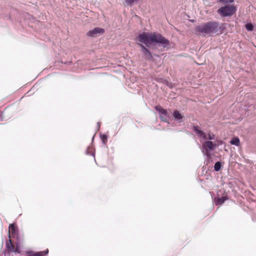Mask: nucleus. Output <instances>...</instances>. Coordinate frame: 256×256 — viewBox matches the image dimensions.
Here are the masks:
<instances>
[{"label": "nucleus", "instance_id": "0eeeda50", "mask_svg": "<svg viewBox=\"0 0 256 256\" xmlns=\"http://www.w3.org/2000/svg\"><path fill=\"white\" fill-rule=\"evenodd\" d=\"M140 46V51L144 54L146 59L150 60L152 58V56L150 51L142 44L138 43Z\"/></svg>", "mask_w": 256, "mask_h": 256}, {"label": "nucleus", "instance_id": "1a4fd4ad", "mask_svg": "<svg viewBox=\"0 0 256 256\" xmlns=\"http://www.w3.org/2000/svg\"><path fill=\"white\" fill-rule=\"evenodd\" d=\"M226 200H227L226 196H222L221 198L218 197L214 198V202L215 204L218 206L224 203Z\"/></svg>", "mask_w": 256, "mask_h": 256}, {"label": "nucleus", "instance_id": "39448f33", "mask_svg": "<svg viewBox=\"0 0 256 256\" xmlns=\"http://www.w3.org/2000/svg\"><path fill=\"white\" fill-rule=\"evenodd\" d=\"M216 147V144L212 141H206L202 145V152L208 157L210 156V150H213Z\"/></svg>", "mask_w": 256, "mask_h": 256}, {"label": "nucleus", "instance_id": "f3484780", "mask_svg": "<svg viewBox=\"0 0 256 256\" xmlns=\"http://www.w3.org/2000/svg\"><path fill=\"white\" fill-rule=\"evenodd\" d=\"M138 0H125V2L126 4L130 6Z\"/></svg>", "mask_w": 256, "mask_h": 256}, {"label": "nucleus", "instance_id": "f8f14e48", "mask_svg": "<svg viewBox=\"0 0 256 256\" xmlns=\"http://www.w3.org/2000/svg\"><path fill=\"white\" fill-rule=\"evenodd\" d=\"M6 247L7 250L10 252H12L14 251V246L12 243V241L10 240H9L8 242H7L6 244Z\"/></svg>", "mask_w": 256, "mask_h": 256}, {"label": "nucleus", "instance_id": "f257e3e1", "mask_svg": "<svg viewBox=\"0 0 256 256\" xmlns=\"http://www.w3.org/2000/svg\"><path fill=\"white\" fill-rule=\"evenodd\" d=\"M136 40L142 44H144L147 47H149L152 42L158 44L163 48H168L170 46V42L162 34L155 32H143L138 34Z\"/></svg>", "mask_w": 256, "mask_h": 256}, {"label": "nucleus", "instance_id": "aec40b11", "mask_svg": "<svg viewBox=\"0 0 256 256\" xmlns=\"http://www.w3.org/2000/svg\"><path fill=\"white\" fill-rule=\"evenodd\" d=\"M12 252L20 253V250L18 248H14V251Z\"/></svg>", "mask_w": 256, "mask_h": 256}, {"label": "nucleus", "instance_id": "dca6fc26", "mask_svg": "<svg viewBox=\"0 0 256 256\" xmlns=\"http://www.w3.org/2000/svg\"><path fill=\"white\" fill-rule=\"evenodd\" d=\"M100 138L102 143L105 144L107 142V136L106 134H102L100 136Z\"/></svg>", "mask_w": 256, "mask_h": 256}, {"label": "nucleus", "instance_id": "f03ea898", "mask_svg": "<svg viewBox=\"0 0 256 256\" xmlns=\"http://www.w3.org/2000/svg\"><path fill=\"white\" fill-rule=\"evenodd\" d=\"M224 29V26H219L218 22H209L197 26L196 32L204 35L220 34L222 33Z\"/></svg>", "mask_w": 256, "mask_h": 256}, {"label": "nucleus", "instance_id": "20e7f679", "mask_svg": "<svg viewBox=\"0 0 256 256\" xmlns=\"http://www.w3.org/2000/svg\"><path fill=\"white\" fill-rule=\"evenodd\" d=\"M155 110L158 112L160 118L162 121L169 123L168 119L170 118V112L159 105L156 106Z\"/></svg>", "mask_w": 256, "mask_h": 256}, {"label": "nucleus", "instance_id": "412c9836", "mask_svg": "<svg viewBox=\"0 0 256 256\" xmlns=\"http://www.w3.org/2000/svg\"><path fill=\"white\" fill-rule=\"evenodd\" d=\"M226 2L232 3L234 2V0H226Z\"/></svg>", "mask_w": 256, "mask_h": 256}, {"label": "nucleus", "instance_id": "7ed1b4c3", "mask_svg": "<svg viewBox=\"0 0 256 256\" xmlns=\"http://www.w3.org/2000/svg\"><path fill=\"white\" fill-rule=\"evenodd\" d=\"M236 10V7L234 5L225 6L220 8L218 12L222 16H228L233 15Z\"/></svg>", "mask_w": 256, "mask_h": 256}, {"label": "nucleus", "instance_id": "6e6552de", "mask_svg": "<svg viewBox=\"0 0 256 256\" xmlns=\"http://www.w3.org/2000/svg\"><path fill=\"white\" fill-rule=\"evenodd\" d=\"M193 130L194 132L200 138H202L204 140L207 139V136L206 134L203 132L202 130H200V128L198 126H194L193 127Z\"/></svg>", "mask_w": 256, "mask_h": 256}, {"label": "nucleus", "instance_id": "423d86ee", "mask_svg": "<svg viewBox=\"0 0 256 256\" xmlns=\"http://www.w3.org/2000/svg\"><path fill=\"white\" fill-rule=\"evenodd\" d=\"M104 31L103 28H96L92 30L88 31L87 35L88 36L96 37L98 34H102L104 33Z\"/></svg>", "mask_w": 256, "mask_h": 256}, {"label": "nucleus", "instance_id": "9b49d317", "mask_svg": "<svg viewBox=\"0 0 256 256\" xmlns=\"http://www.w3.org/2000/svg\"><path fill=\"white\" fill-rule=\"evenodd\" d=\"M11 231L12 234H15L18 232V230L16 226L14 224H10L9 226V232Z\"/></svg>", "mask_w": 256, "mask_h": 256}, {"label": "nucleus", "instance_id": "4468645a", "mask_svg": "<svg viewBox=\"0 0 256 256\" xmlns=\"http://www.w3.org/2000/svg\"><path fill=\"white\" fill-rule=\"evenodd\" d=\"M222 168V163L220 162H217L214 166V170L216 172L219 171Z\"/></svg>", "mask_w": 256, "mask_h": 256}, {"label": "nucleus", "instance_id": "2eb2a0df", "mask_svg": "<svg viewBox=\"0 0 256 256\" xmlns=\"http://www.w3.org/2000/svg\"><path fill=\"white\" fill-rule=\"evenodd\" d=\"M245 28L246 30L248 31L251 32L254 30V26L250 23H248L245 25Z\"/></svg>", "mask_w": 256, "mask_h": 256}, {"label": "nucleus", "instance_id": "6ab92c4d", "mask_svg": "<svg viewBox=\"0 0 256 256\" xmlns=\"http://www.w3.org/2000/svg\"><path fill=\"white\" fill-rule=\"evenodd\" d=\"M214 134H208V138L210 140H212L214 139Z\"/></svg>", "mask_w": 256, "mask_h": 256}, {"label": "nucleus", "instance_id": "5701e85b", "mask_svg": "<svg viewBox=\"0 0 256 256\" xmlns=\"http://www.w3.org/2000/svg\"><path fill=\"white\" fill-rule=\"evenodd\" d=\"M0 120H1V121H2V120H3V118H2H2H0Z\"/></svg>", "mask_w": 256, "mask_h": 256}, {"label": "nucleus", "instance_id": "4be33fe9", "mask_svg": "<svg viewBox=\"0 0 256 256\" xmlns=\"http://www.w3.org/2000/svg\"><path fill=\"white\" fill-rule=\"evenodd\" d=\"M97 128H98V130L100 128V122H98L97 123Z\"/></svg>", "mask_w": 256, "mask_h": 256}, {"label": "nucleus", "instance_id": "ddd939ff", "mask_svg": "<svg viewBox=\"0 0 256 256\" xmlns=\"http://www.w3.org/2000/svg\"><path fill=\"white\" fill-rule=\"evenodd\" d=\"M230 144L236 146H238L240 144V139L238 138H234L230 140Z\"/></svg>", "mask_w": 256, "mask_h": 256}, {"label": "nucleus", "instance_id": "9d476101", "mask_svg": "<svg viewBox=\"0 0 256 256\" xmlns=\"http://www.w3.org/2000/svg\"><path fill=\"white\" fill-rule=\"evenodd\" d=\"M173 116L174 119L178 122H182L183 116L181 115L180 112L176 110L173 113Z\"/></svg>", "mask_w": 256, "mask_h": 256}, {"label": "nucleus", "instance_id": "a211bd4d", "mask_svg": "<svg viewBox=\"0 0 256 256\" xmlns=\"http://www.w3.org/2000/svg\"><path fill=\"white\" fill-rule=\"evenodd\" d=\"M91 148L90 147H88L87 150H86V154H88V155H92L94 157V153H91L90 151H89V150H90Z\"/></svg>", "mask_w": 256, "mask_h": 256}]
</instances>
